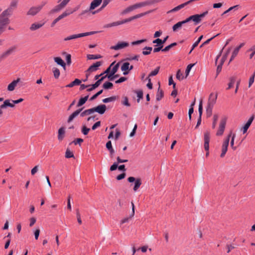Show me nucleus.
<instances>
[{
  "instance_id": "f257e3e1",
  "label": "nucleus",
  "mask_w": 255,
  "mask_h": 255,
  "mask_svg": "<svg viewBox=\"0 0 255 255\" xmlns=\"http://www.w3.org/2000/svg\"><path fill=\"white\" fill-rule=\"evenodd\" d=\"M152 11H153V10H148V11L136 14L134 16H131L128 18H126V19H123L121 21H117L113 22L111 23L105 24L104 25L103 27L104 28H110L111 27L117 26H118V25H120L121 24H123L124 23L129 22H130L133 20H134L135 19H137V18H140L142 16H144L145 15L152 12Z\"/></svg>"
},
{
  "instance_id": "f03ea898",
  "label": "nucleus",
  "mask_w": 255,
  "mask_h": 255,
  "mask_svg": "<svg viewBox=\"0 0 255 255\" xmlns=\"http://www.w3.org/2000/svg\"><path fill=\"white\" fill-rule=\"evenodd\" d=\"M217 98V94H214L213 93L210 94L208 101L207 106L206 107V113L207 116L208 117H211L212 114V110L216 102Z\"/></svg>"
},
{
  "instance_id": "7ed1b4c3",
  "label": "nucleus",
  "mask_w": 255,
  "mask_h": 255,
  "mask_svg": "<svg viewBox=\"0 0 255 255\" xmlns=\"http://www.w3.org/2000/svg\"><path fill=\"white\" fill-rule=\"evenodd\" d=\"M208 12V11H206L200 14H195L191 15L185 19L186 21L188 23L190 21H192L194 22L195 24H198L201 21L202 18L207 14Z\"/></svg>"
},
{
  "instance_id": "20e7f679",
  "label": "nucleus",
  "mask_w": 255,
  "mask_h": 255,
  "mask_svg": "<svg viewBox=\"0 0 255 255\" xmlns=\"http://www.w3.org/2000/svg\"><path fill=\"white\" fill-rule=\"evenodd\" d=\"M16 46L13 45L8 48L0 55V62L6 59L8 56L13 54L16 50Z\"/></svg>"
},
{
  "instance_id": "39448f33",
  "label": "nucleus",
  "mask_w": 255,
  "mask_h": 255,
  "mask_svg": "<svg viewBox=\"0 0 255 255\" xmlns=\"http://www.w3.org/2000/svg\"><path fill=\"white\" fill-rule=\"evenodd\" d=\"M97 33H98V31H90V32H85V33H79V34H73V35H70V36L65 38L64 39V41L70 40L74 39L76 38L82 37L84 36L93 35V34H96Z\"/></svg>"
},
{
  "instance_id": "423d86ee",
  "label": "nucleus",
  "mask_w": 255,
  "mask_h": 255,
  "mask_svg": "<svg viewBox=\"0 0 255 255\" xmlns=\"http://www.w3.org/2000/svg\"><path fill=\"white\" fill-rule=\"evenodd\" d=\"M182 26H184V29L185 30L187 31L190 29L189 24H187L186 21V19H185L184 20L179 21L174 24L172 27L173 31L174 32L177 31L180 29Z\"/></svg>"
},
{
  "instance_id": "0eeeda50",
  "label": "nucleus",
  "mask_w": 255,
  "mask_h": 255,
  "mask_svg": "<svg viewBox=\"0 0 255 255\" xmlns=\"http://www.w3.org/2000/svg\"><path fill=\"white\" fill-rule=\"evenodd\" d=\"M46 3V2H42L40 5L36 6L31 7L27 12L29 15L34 16L38 13Z\"/></svg>"
},
{
  "instance_id": "6e6552de",
  "label": "nucleus",
  "mask_w": 255,
  "mask_h": 255,
  "mask_svg": "<svg viewBox=\"0 0 255 255\" xmlns=\"http://www.w3.org/2000/svg\"><path fill=\"white\" fill-rule=\"evenodd\" d=\"M232 136V132L228 135L227 137L224 141L222 146V153L220 155L221 157H224L228 150L229 143L230 137Z\"/></svg>"
},
{
  "instance_id": "1a4fd4ad",
  "label": "nucleus",
  "mask_w": 255,
  "mask_h": 255,
  "mask_svg": "<svg viewBox=\"0 0 255 255\" xmlns=\"http://www.w3.org/2000/svg\"><path fill=\"white\" fill-rule=\"evenodd\" d=\"M204 148L206 151H207V153L206 154V156H208L209 155V141H210V132L208 131H206L204 133Z\"/></svg>"
},
{
  "instance_id": "9d476101",
  "label": "nucleus",
  "mask_w": 255,
  "mask_h": 255,
  "mask_svg": "<svg viewBox=\"0 0 255 255\" xmlns=\"http://www.w3.org/2000/svg\"><path fill=\"white\" fill-rule=\"evenodd\" d=\"M17 3L18 0H12L9 6L4 10L11 15L14 10L16 8Z\"/></svg>"
},
{
  "instance_id": "9b49d317",
  "label": "nucleus",
  "mask_w": 255,
  "mask_h": 255,
  "mask_svg": "<svg viewBox=\"0 0 255 255\" xmlns=\"http://www.w3.org/2000/svg\"><path fill=\"white\" fill-rule=\"evenodd\" d=\"M102 1V0H93L91 3L89 9L83 11L81 13V14H84L89 11L94 9L95 8L100 5Z\"/></svg>"
},
{
  "instance_id": "f8f14e48",
  "label": "nucleus",
  "mask_w": 255,
  "mask_h": 255,
  "mask_svg": "<svg viewBox=\"0 0 255 255\" xmlns=\"http://www.w3.org/2000/svg\"><path fill=\"white\" fill-rule=\"evenodd\" d=\"M226 124V119H222L219 125V129L216 133L217 136H221L223 135L224 131L225 129V126Z\"/></svg>"
},
{
  "instance_id": "ddd939ff",
  "label": "nucleus",
  "mask_w": 255,
  "mask_h": 255,
  "mask_svg": "<svg viewBox=\"0 0 255 255\" xmlns=\"http://www.w3.org/2000/svg\"><path fill=\"white\" fill-rule=\"evenodd\" d=\"M129 45L128 43L127 42H118L116 45L112 46L111 49L115 50H118L119 49L125 48Z\"/></svg>"
},
{
  "instance_id": "4468645a",
  "label": "nucleus",
  "mask_w": 255,
  "mask_h": 255,
  "mask_svg": "<svg viewBox=\"0 0 255 255\" xmlns=\"http://www.w3.org/2000/svg\"><path fill=\"white\" fill-rule=\"evenodd\" d=\"M192 2H193V1L192 0H188L183 3H182L181 4L178 5L177 6L174 7V8L172 9L171 10L168 11L167 12V13L177 11L179 10L180 9H181V8H183L184 6H185L187 4H190Z\"/></svg>"
},
{
  "instance_id": "2eb2a0df",
  "label": "nucleus",
  "mask_w": 255,
  "mask_h": 255,
  "mask_svg": "<svg viewBox=\"0 0 255 255\" xmlns=\"http://www.w3.org/2000/svg\"><path fill=\"white\" fill-rule=\"evenodd\" d=\"M94 111L100 114H103L106 111V106L105 105H100L96 107H94Z\"/></svg>"
},
{
  "instance_id": "dca6fc26",
  "label": "nucleus",
  "mask_w": 255,
  "mask_h": 255,
  "mask_svg": "<svg viewBox=\"0 0 255 255\" xmlns=\"http://www.w3.org/2000/svg\"><path fill=\"white\" fill-rule=\"evenodd\" d=\"M44 22L33 23L30 25V26L29 27V29L32 31L36 30L40 28L41 27H42L44 25Z\"/></svg>"
},
{
  "instance_id": "f3484780",
  "label": "nucleus",
  "mask_w": 255,
  "mask_h": 255,
  "mask_svg": "<svg viewBox=\"0 0 255 255\" xmlns=\"http://www.w3.org/2000/svg\"><path fill=\"white\" fill-rule=\"evenodd\" d=\"M102 63L100 61L96 62L95 63L91 65L88 69L87 72H92L94 71H96L99 67L101 65Z\"/></svg>"
},
{
  "instance_id": "a211bd4d",
  "label": "nucleus",
  "mask_w": 255,
  "mask_h": 255,
  "mask_svg": "<svg viewBox=\"0 0 255 255\" xmlns=\"http://www.w3.org/2000/svg\"><path fill=\"white\" fill-rule=\"evenodd\" d=\"M254 119V116H252L248 120L247 123L244 125V126L242 128L243 133H245L249 128L251 126Z\"/></svg>"
},
{
  "instance_id": "6ab92c4d",
  "label": "nucleus",
  "mask_w": 255,
  "mask_h": 255,
  "mask_svg": "<svg viewBox=\"0 0 255 255\" xmlns=\"http://www.w3.org/2000/svg\"><path fill=\"white\" fill-rule=\"evenodd\" d=\"M106 78V76H103L101 79H99L95 84L92 85L90 88L87 89V91H92L96 88H97L101 83L102 81Z\"/></svg>"
},
{
  "instance_id": "aec40b11",
  "label": "nucleus",
  "mask_w": 255,
  "mask_h": 255,
  "mask_svg": "<svg viewBox=\"0 0 255 255\" xmlns=\"http://www.w3.org/2000/svg\"><path fill=\"white\" fill-rule=\"evenodd\" d=\"M82 109H83L82 108L76 110V111H75L73 113H72L69 116V117L67 120V122L68 123H70V122H71L73 120V119L81 112Z\"/></svg>"
},
{
  "instance_id": "412c9836",
  "label": "nucleus",
  "mask_w": 255,
  "mask_h": 255,
  "mask_svg": "<svg viewBox=\"0 0 255 255\" xmlns=\"http://www.w3.org/2000/svg\"><path fill=\"white\" fill-rule=\"evenodd\" d=\"M20 79L17 78L16 80L13 81L10 83L7 87V90L9 91H12L14 90L17 84L19 82Z\"/></svg>"
},
{
  "instance_id": "4be33fe9",
  "label": "nucleus",
  "mask_w": 255,
  "mask_h": 255,
  "mask_svg": "<svg viewBox=\"0 0 255 255\" xmlns=\"http://www.w3.org/2000/svg\"><path fill=\"white\" fill-rule=\"evenodd\" d=\"M10 102H11V100H5L4 101L3 104L0 106V109H4L7 107L13 108L14 107V105L13 104V103L12 102L11 103Z\"/></svg>"
},
{
  "instance_id": "5701e85b",
  "label": "nucleus",
  "mask_w": 255,
  "mask_h": 255,
  "mask_svg": "<svg viewBox=\"0 0 255 255\" xmlns=\"http://www.w3.org/2000/svg\"><path fill=\"white\" fill-rule=\"evenodd\" d=\"M129 63L128 62H125L121 67V70L123 71V74L126 75L128 73V69Z\"/></svg>"
},
{
  "instance_id": "b1692460",
  "label": "nucleus",
  "mask_w": 255,
  "mask_h": 255,
  "mask_svg": "<svg viewBox=\"0 0 255 255\" xmlns=\"http://www.w3.org/2000/svg\"><path fill=\"white\" fill-rule=\"evenodd\" d=\"M65 133V131L64 128L62 127L59 129L58 132V139L59 140L61 141L63 140L64 137Z\"/></svg>"
},
{
  "instance_id": "393cba45",
  "label": "nucleus",
  "mask_w": 255,
  "mask_h": 255,
  "mask_svg": "<svg viewBox=\"0 0 255 255\" xmlns=\"http://www.w3.org/2000/svg\"><path fill=\"white\" fill-rule=\"evenodd\" d=\"M168 36H167L163 40L159 38H157L152 41L153 43H156L158 46H161L166 42L168 39Z\"/></svg>"
},
{
  "instance_id": "a878e982",
  "label": "nucleus",
  "mask_w": 255,
  "mask_h": 255,
  "mask_svg": "<svg viewBox=\"0 0 255 255\" xmlns=\"http://www.w3.org/2000/svg\"><path fill=\"white\" fill-rule=\"evenodd\" d=\"M65 7L62 5V4L61 3H60V4L57 5L56 6H55L51 10V13H56V12H58L59 11H60V10H61L62 9H63Z\"/></svg>"
},
{
  "instance_id": "bb28decb",
  "label": "nucleus",
  "mask_w": 255,
  "mask_h": 255,
  "mask_svg": "<svg viewBox=\"0 0 255 255\" xmlns=\"http://www.w3.org/2000/svg\"><path fill=\"white\" fill-rule=\"evenodd\" d=\"M81 83V81L78 79H76L75 80L71 83H70L69 84L67 85L66 86V87L68 88H72L75 86L79 85Z\"/></svg>"
},
{
  "instance_id": "cd10ccee",
  "label": "nucleus",
  "mask_w": 255,
  "mask_h": 255,
  "mask_svg": "<svg viewBox=\"0 0 255 255\" xmlns=\"http://www.w3.org/2000/svg\"><path fill=\"white\" fill-rule=\"evenodd\" d=\"M54 60L55 62H56L58 65H61L64 68H65L66 64L63 61V60L59 57H56L54 58Z\"/></svg>"
},
{
  "instance_id": "c85d7f7f",
  "label": "nucleus",
  "mask_w": 255,
  "mask_h": 255,
  "mask_svg": "<svg viewBox=\"0 0 255 255\" xmlns=\"http://www.w3.org/2000/svg\"><path fill=\"white\" fill-rule=\"evenodd\" d=\"M141 185V181L140 178L136 179L134 183V186L133 187L134 191H136L137 189L139 188L140 186Z\"/></svg>"
},
{
  "instance_id": "c756f323",
  "label": "nucleus",
  "mask_w": 255,
  "mask_h": 255,
  "mask_svg": "<svg viewBox=\"0 0 255 255\" xmlns=\"http://www.w3.org/2000/svg\"><path fill=\"white\" fill-rule=\"evenodd\" d=\"M88 98H89V96L88 95L85 96L84 98H81L79 100V102L78 103V104L77 105V107H79L82 106L83 105H84L86 103V102L88 100Z\"/></svg>"
},
{
  "instance_id": "7c9ffc66",
  "label": "nucleus",
  "mask_w": 255,
  "mask_h": 255,
  "mask_svg": "<svg viewBox=\"0 0 255 255\" xmlns=\"http://www.w3.org/2000/svg\"><path fill=\"white\" fill-rule=\"evenodd\" d=\"M152 50V48L151 47L146 46L143 49L142 53L144 55H149L151 53Z\"/></svg>"
},
{
  "instance_id": "2f4dec72",
  "label": "nucleus",
  "mask_w": 255,
  "mask_h": 255,
  "mask_svg": "<svg viewBox=\"0 0 255 255\" xmlns=\"http://www.w3.org/2000/svg\"><path fill=\"white\" fill-rule=\"evenodd\" d=\"M76 10V9L74 10H69V9H66L65 11H64L61 15L64 18V17L69 15L70 14L73 13L74 12H75Z\"/></svg>"
},
{
  "instance_id": "473e14b6",
  "label": "nucleus",
  "mask_w": 255,
  "mask_h": 255,
  "mask_svg": "<svg viewBox=\"0 0 255 255\" xmlns=\"http://www.w3.org/2000/svg\"><path fill=\"white\" fill-rule=\"evenodd\" d=\"M117 96H112V97H109V98H107L104 99L102 100V101L104 103H109V102L115 101V100H117Z\"/></svg>"
},
{
  "instance_id": "72a5a7b5",
  "label": "nucleus",
  "mask_w": 255,
  "mask_h": 255,
  "mask_svg": "<svg viewBox=\"0 0 255 255\" xmlns=\"http://www.w3.org/2000/svg\"><path fill=\"white\" fill-rule=\"evenodd\" d=\"M163 97V92L162 90H160L159 88L156 94V100L160 101Z\"/></svg>"
},
{
  "instance_id": "f704fd0d",
  "label": "nucleus",
  "mask_w": 255,
  "mask_h": 255,
  "mask_svg": "<svg viewBox=\"0 0 255 255\" xmlns=\"http://www.w3.org/2000/svg\"><path fill=\"white\" fill-rule=\"evenodd\" d=\"M87 57L88 59L92 60L100 59L102 57V56L100 55L88 54L87 55Z\"/></svg>"
},
{
  "instance_id": "c9c22d12",
  "label": "nucleus",
  "mask_w": 255,
  "mask_h": 255,
  "mask_svg": "<svg viewBox=\"0 0 255 255\" xmlns=\"http://www.w3.org/2000/svg\"><path fill=\"white\" fill-rule=\"evenodd\" d=\"M122 99L123 100L122 101V103L123 105L127 107H129L130 106V104L128 102V99L127 97H123Z\"/></svg>"
},
{
  "instance_id": "e433bc0d",
  "label": "nucleus",
  "mask_w": 255,
  "mask_h": 255,
  "mask_svg": "<svg viewBox=\"0 0 255 255\" xmlns=\"http://www.w3.org/2000/svg\"><path fill=\"white\" fill-rule=\"evenodd\" d=\"M52 71L55 78L58 79L60 74L59 70L57 68H53Z\"/></svg>"
},
{
  "instance_id": "4c0bfd02",
  "label": "nucleus",
  "mask_w": 255,
  "mask_h": 255,
  "mask_svg": "<svg viewBox=\"0 0 255 255\" xmlns=\"http://www.w3.org/2000/svg\"><path fill=\"white\" fill-rule=\"evenodd\" d=\"M230 82L228 84L227 89H230L233 87V85L236 81V78L235 77H232L230 78Z\"/></svg>"
},
{
  "instance_id": "58836bf2",
  "label": "nucleus",
  "mask_w": 255,
  "mask_h": 255,
  "mask_svg": "<svg viewBox=\"0 0 255 255\" xmlns=\"http://www.w3.org/2000/svg\"><path fill=\"white\" fill-rule=\"evenodd\" d=\"M113 86V84L111 83V82H105L104 84H103V88L105 89H111Z\"/></svg>"
},
{
  "instance_id": "ea45409f",
  "label": "nucleus",
  "mask_w": 255,
  "mask_h": 255,
  "mask_svg": "<svg viewBox=\"0 0 255 255\" xmlns=\"http://www.w3.org/2000/svg\"><path fill=\"white\" fill-rule=\"evenodd\" d=\"M239 51V48H235L232 53L229 62H231L235 58V57L238 55Z\"/></svg>"
},
{
  "instance_id": "a19ab883",
  "label": "nucleus",
  "mask_w": 255,
  "mask_h": 255,
  "mask_svg": "<svg viewBox=\"0 0 255 255\" xmlns=\"http://www.w3.org/2000/svg\"><path fill=\"white\" fill-rule=\"evenodd\" d=\"M159 69L160 67H157L156 69L150 73L149 74V77H152L156 75L159 72Z\"/></svg>"
},
{
  "instance_id": "79ce46f5",
  "label": "nucleus",
  "mask_w": 255,
  "mask_h": 255,
  "mask_svg": "<svg viewBox=\"0 0 255 255\" xmlns=\"http://www.w3.org/2000/svg\"><path fill=\"white\" fill-rule=\"evenodd\" d=\"M194 65V64H190L187 66V68L186 69V71H185L186 76H185V78H186L188 76L189 73L191 68H192V67Z\"/></svg>"
},
{
  "instance_id": "37998d69",
  "label": "nucleus",
  "mask_w": 255,
  "mask_h": 255,
  "mask_svg": "<svg viewBox=\"0 0 255 255\" xmlns=\"http://www.w3.org/2000/svg\"><path fill=\"white\" fill-rule=\"evenodd\" d=\"M65 157L66 158H71L74 157V154L72 151H71L69 149H67L65 153Z\"/></svg>"
},
{
  "instance_id": "c03bdc74",
  "label": "nucleus",
  "mask_w": 255,
  "mask_h": 255,
  "mask_svg": "<svg viewBox=\"0 0 255 255\" xmlns=\"http://www.w3.org/2000/svg\"><path fill=\"white\" fill-rule=\"evenodd\" d=\"M218 119V116L217 115H214L213 116V122L212 124V128H215L217 124V122Z\"/></svg>"
},
{
  "instance_id": "a18cd8bd",
  "label": "nucleus",
  "mask_w": 255,
  "mask_h": 255,
  "mask_svg": "<svg viewBox=\"0 0 255 255\" xmlns=\"http://www.w3.org/2000/svg\"><path fill=\"white\" fill-rule=\"evenodd\" d=\"M198 111H199V117H202V112H203V106H202V100H201L200 101V103L199 105V108H198Z\"/></svg>"
},
{
  "instance_id": "49530a36",
  "label": "nucleus",
  "mask_w": 255,
  "mask_h": 255,
  "mask_svg": "<svg viewBox=\"0 0 255 255\" xmlns=\"http://www.w3.org/2000/svg\"><path fill=\"white\" fill-rule=\"evenodd\" d=\"M176 78L179 80L184 78L183 74L181 72L180 70H178L176 74Z\"/></svg>"
},
{
  "instance_id": "de8ad7c7",
  "label": "nucleus",
  "mask_w": 255,
  "mask_h": 255,
  "mask_svg": "<svg viewBox=\"0 0 255 255\" xmlns=\"http://www.w3.org/2000/svg\"><path fill=\"white\" fill-rule=\"evenodd\" d=\"M119 65L120 63L119 62L117 64H116L112 68V69L111 71V72H112L113 74H115L117 72L119 67Z\"/></svg>"
},
{
  "instance_id": "09e8293b",
  "label": "nucleus",
  "mask_w": 255,
  "mask_h": 255,
  "mask_svg": "<svg viewBox=\"0 0 255 255\" xmlns=\"http://www.w3.org/2000/svg\"><path fill=\"white\" fill-rule=\"evenodd\" d=\"M90 130V129L89 128H87L85 126H83L82 128V132L84 135H87L88 134Z\"/></svg>"
},
{
  "instance_id": "8fccbe9b",
  "label": "nucleus",
  "mask_w": 255,
  "mask_h": 255,
  "mask_svg": "<svg viewBox=\"0 0 255 255\" xmlns=\"http://www.w3.org/2000/svg\"><path fill=\"white\" fill-rule=\"evenodd\" d=\"M203 37V36L201 35L198 38V40L193 44L192 49H194L196 47H197L198 46V44L199 43L200 41L202 40Z\"/></svg>"
},
{
  "instance_id": "3c124183",
  "label": "nucleus",
  "mask_w": 255,
  "mask_h": 255,
  "mask_svg": "<svg viewBox=\"0 0 255 255\" xmlns=\"http://www.w3.org/2000/svg\"><path fill=\"white\" fill-rule=\"evenodd\" d=\"M103 90H101L100 91H99L98 92H97L96 94H95L94 95H93L90 99V101H93L94 100H95V99H96L97 98L98 96H99L100 95H101L102 93H103Z\"/></svg>"
},
{
  "instance_id": "603ef678",
  "label": "nucleus",
  "mask_w": 255,
  "mask_h": 255,
  "mask_svg": "<svg viewBox=\"0 0 255 255\" xmlns=\"http://www.w3.org/2000/svg\"><path fill=\"white\" fill-rule=\"evenodd\" d=\"M112 0H103V4H102L101 7L100 8V10H101L103 8H104L105 7H106L108 4V3Z\"/></svg>"
},
{
  "instance_id": "864d4df0",
  "label": "nucleus",
  "mask_w": 255,
  "mask_h": 255,
  "mask_svg": "<svg viewBox=\"0 0 255 255\" xmlns=\"http://www.w3.org/2000/svg\"><path fill=\"white\" fill-rule=\"evenodd\" d=\"M146 41V39H141V40H137V41H133L132 42H131V44L133 45H138V44H141L144 42H145Z\"/></svg>"
},
{
  "instance_id": "5fc2aeb1",
  "label": "nucleus",
  "mask_w": 255,
  "mask_h": 255,
  "mask_svg": "<svg viewBox=\"0 0 255 255\" xmlns=\"http://www.w3.org/2000/svg\"><path fill=\"white\" fill-rule=\"evenodd\" d=\"M255 76V72H254V73L252 75V76L250 78L249 83V87H250L251 86V85L253 84V83L254 82Z\"/></svg>"
},
{
  "instance_id": "6e6d98bb",
  "label": "nucleus",
  "mask_w": 255,
  "mask_h": 255,
  "mask_svg": "<svg viewBox=\"0 0 255 255\" xmlns=\"http://www.w3.org/2000/svg\"><path fill=\"white\" fill-rule=\"evenodd\" d=\"M39 166L36 165L34 166L31 170V174L33 175H34L38 170Z\"/></svg>"
},
{
  "instance_id": "4d7b16f0",
  "label": "nucleus",
  "mask_w": 255,
  "mask_h": 255,
  "mask_svg": "<svg viewBox=\"0 0 255 255\" xmlns=\"http://www.w3.org/2000/svg\"><path fill=\"white\" fill-rule=\"evenodd\" d=\"M30 223L29 226L32 227L36 221V219L35 217L30 218L29 219Z\"/></svg>"
},
{
  "instance_id": "13d9d810",
  "label": "nucleus",
  "mask_w": 255,
  "mask_h": 255,
  "mask_svg": "<svg viewBox=\"0 0 255 255\" xmlns=\"http://www.w3.org/2000/svg\"><path fill=\"white\" fill-rule=\"evenodd\" d=\"M235 137H236L235 134H233V135H232L231 141V146L234 150L236 149V147L234 146V140H235Z\"/></svg>"
},
{
  "instance_id": "bf43d9fd",
  "label": "nucleus",
  "mask_w": 255,
  "mask_h": 255,
  "mask_svg": "<svg viewBox=\"0 0 255 255\" xmlns=\"http://www.w3.org/2000/svg\"><path fill=\"white\" fill-rule=\"evenodd\" d=\"M101 126V122L100 121L96 122L92 127V130L96 129L97 128Z\"/></svg>"
},
{
  "instance_id": "052dcab7",
  "label": "nucleus",
  "mask_w": 255,
  "mask_h": 255,
  "mask_svg": "<svg viewBox=\"0 0 255 255\" xmlns=\"http://www.w3.org/2000/svg\"><path fill=\"white\" fill-rule=\"evenodd\" d=\"M66 60L67 64L70 65L71 63V56L70 54H67L66 57Z\"/></svg>"
},
{
  "instance_id": "680f3d73",
  "label": "nucleus",
  "mask_w": 255,
  "mask_h": 255,
  "mask_svg": "<svg viewBox=\"0 0 255 255\" xmlns=\"http://www.w3.org/2000/svg\"><path fill=\"white\" fill-rule=\"evenodd\" d=\"M132 218V217H131L130 215L128 217L124 218L121 221V224H124L128 222L129 220L131 219Z\"/></svg>"
},
{
  "instance_id": "e2e57ef3",
  "label": "nucleus",
  "mask_w": 255,
  "mask_h": 255,
  "mask_svg": "<svg viewBox=\"0 0 255 255\" xmlns=\"http://www.w3.org/2000/svg\"><path fill=\"white\" fill-rule=\"evenodd\" d=\"M126 80H127V78L126 77H122L119 80H117L116 81V83H117V84L121 83H122V82L125 81Z\"/></svg>"
},
{
  "instance_id": "0e129e2a",
  "label": "nucleus",
  "mask_w": 255,
  "mask_h": 255,
  "mask_svg": "<svg viewBox=\"0 0 255 255\" xmlns=\"http://www.w3.org/2000/svg\"><path fill=\"white\" fill-rule=\"evenodd\" d=\"M5 26L3 25V24H0V35L5 31Z\"/></svg>"
},
{
  "instance_id": "69168bd1",
  "label": "nucleus",
  "mask_w": 255,
  "mask_h": 255,
  "mask_svg": "<svg viewBox=\"0 0 255 255\" xmlns=\"http://www.w3.org/2000/svg\"><path fill=\"white\" fill-rule=\"evenodd\" d=\"M125 176H126V173H123L119 175L118 176H117V179L118 180H122V179H124L125 177Z\"/></svg>"
},
{
  "instance_id": "338daca9",
  "label": "nucleus",
  "mask_w": 255,
  "mask_h": 255,
  "mask_svg": "<svg viewBox=\"0 0 255 255\" xmlns=\"http://www.w3.org/2000/svg\"><path fill=\"white\" fill-rule=\"evenodd\" d=\"M39 233H40L39 229H37L35 231L34 234L35 239L36 240L38 239V238L39 237Z\"/></svg>"
},
{
  "instance_id": "774afa93",
  "label": "nucleus",
  "mask_w": 255,
  "mask_h": 255,
  "mask_svg": "<svg viewBox=\"0 0 255 255\" xmlns=\"http://www.w3.org/2000/svg\"><path fill=\"white\" fill-rule=\"evenodd\" d=\"M118 165L116 163H114L110 167L111 171H114L118 168Z\"/></svg>"
}]
</instances>
